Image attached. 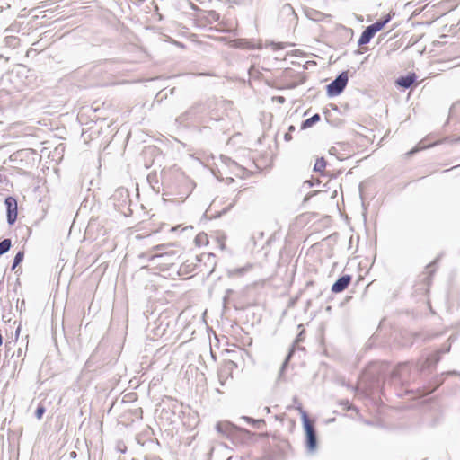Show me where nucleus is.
I'll use <instances>...</instances> for the list:
<instances>
[{"instance_id": "1", "label": "nucleus", "mask_w": 460, "mask_h": 460, "mask_svg": "<svg viewBox=\"0 0 460 460\" xmlns=\"http://www.w3.org/2000/svg\"><path fill=\"white\" fill-rule=\"evenodd\" d=\"M302 419H303V425L305 431V445L306 448L313 452L316 449L317 447V436L316 431L314 428V425L311 423L310 420L308 419V416L306 412H302Z\"/></svg>"}, {"instance_id": "2", "label": "nucleus", "mask_w": 460, "mask_h": 460, "mask_svg": "<svg viewBox=\"0 0 460 460\" xmlns=\"http://www.w3.org/2000/svg\"><path fill=\"white\" fill-rule=\"evenodd\" d=\"M180 256L178 255V252L174 250L166 251L163 253L155 254L151 257V261H153L157 265L163 267L162 270L164 268H168L170 266H172L176 263V261L179 260Z\"/></svg>"}, {"instance_id": "3", "label": "nucleus", "mask_w": 460, "mask_h": 460, "mask_svg": "<svg viewBox=\"0 0 460 460\" xmlns=\"http://www.w3.org/2000/svg\"><path fill=\"white\" fill-rule=\"evenodd\" d=\"M348 71L341 72L331 84L327 85V93L329 96H337L341 94L348 84Z\"/></svg>"}, {"instance_id": "4", "label": "nucleus", "mask_w": 460, "mask_h": 460, "mask_svg": "<svg viewBox=\"0 0 460 460\" xmlns=\"http://www.w3.org/2000/svg\"><path fill=\"white\" fill-rule=\"evenodd\" d=\"M232 448L224 443H217L215 444L209 453L208 456L210 459L212 458H223L225 460H232L234 456L231 454Z\"/></svg>"}, {"instance_id": "5", "label": "nucleus", "mask_w": 460, "mask_h": 460, "mask_svg": "<svg viewBox=\"0 0 460 460\" xmlns=\"http://www.w3.org/2000/svg\"><path fill=\"white\" fill-rule=\"evenodd\" d=\"M6 207L7 223L12 226L17 219V200L13 197H7L4 200Z\"/></svg>"}, {"instance_id": "6", "label": "nucleus", "mask_w": 460, "mask_h": 460, "mask_svg": "<svg viewBox=\"0 0 460 460\" xmlns=\"http://www.w3.org/2000/svg\"><path fill=\"white\" fill-rule=\"evenodd\" d=\"M216 429L218 433H220L222 436L228 438L229 437H234L235 433L238 431L236 430V425L229 422V421H220L216 425Z\"/></svg>"}, {"instance_id": "7", "label": "nucleus", "mask_w": 460, "mask_h": 460, "mask_svg": "<svg viewBox=\"0 0 460 460\" xmlns=\"http://www.w3.org/2000/svg\"><path fill=\"white\" fill-rule=\"evenodd\" d=\"M351 282L350 275H343L340 277L332 286V291L333 293H340L345 290L349 283Z\"/></svg>"}, {"instance_id": "8", "label": "nucleus", "mask_w": 460, "mask_h": 460, "mask_svg": "<svg viewBox=\"0 0 460 460\" xmlns=\"http://www.w3.org/2000/svg\"><path fill=\"white\" fill-rule=\"evenodd\" d=\"M236 430L238 432L234 434L235 435L234 437L228 438V439H230L233 442V444H234V445H236L238 443H242L246 439H250L251 437L252 436V433H251L246 429L238 428L236 426Z\"/></svg>"}, {"instance_id": "9", "label": "nucleus", "mask_w": 460, "mask_h": 460, "mask_svg": "<svg viewBox=\"0 0 460 460\" xmlns=\"http://www.w3.org/2000/svg\"><path fill=\"white\" fill-rule=\"evenodd\" d=\"M415 80L416 75L414 73H411L405 76L399 77L396 80V84L404 89H408L414 84Z\"/></svg>"}, {"instance_id": "10", "label": "nucleus", "mask_w": 460, "mask_h": 460, "mask_svg": "<svg viewBox=\"0 0 460 460\" xmlns=\"http://www.w3.org/2000/svg\"><path fill=\"white\" fill-rule=\"evenodd\" d=\"M376 33H374L371 29L367 26L362 32L360 38L358 39V45L363 46L367 44L371 39L375 36Z\"/></svg>"}, {"instance_id": "11", "label": "nucleus", "mask_w": 460, "mask_h": 460, "mask_svg": "<svg viewBox=\"0 0 460 460\" xmlns=\"http://www.w3.org/2000/svg\"><path fill=\"white\" fill-rule=\"evenodd\" d=\"M390 20L391 16L387 14L383 19L376 21L368 27L374 33H376L377 31H381L385 27V25L389 22Z\"/></svg>"}, {"instance_id": "12", "label": "nucleus", "mask_w": 460, "mask_h": 460, "mask_svg": "<svg viewBox=\"0 0 460 460\" xmlns=\"http://www.w3.org/2000/svg\"><path fill=\"white\" fill-rule=\"evenodd\" d=\"M321 119V117L318 113L313 115L311 118L304 120L301 124V128L305 129L308 128H311L313 125H314L316 122H318Z\"/></svg>"}, {"instance_id": "13", "label": "nucleus", "mask_w": 460, "mask_h": 460, "mask_svg": "<svg viewBox=\"0 0 460 460\" xmlns=\"http://www.w3.org/2000/svg\"><path fill=\"white\" fill-rule=\"evenodd\" d=\"M437 261L438 260H435L431 263L428 264L426 269H425V272L423 273L425 275L424 280L427 282L428 285L429 284L430 278H431V276L433 275V273L435 271V270L433 269V266L436 264Z\"/></svg>"}, {"instance_id": "14", "label": "nucleus", "mask_w": 460, "mask_h": 460, "mask_svg": "<svg viewBox=\"0 0 460 460\" xmlns=\"http://www.w3.org/2000/svg\"><path fill=\"white\" fill-rule=\"evenodd\" d=\"M293 352H294L293 349H290V351L287 355L286 358L284 359V361H283V363H282V365H281V367L279 368V377H278L279 379H280L282 377V376H283V374H284V372L286 370V367H287V366H288V362H289V360H290V358H291V357L293 355Z\"/></svg>"}, {"instance_id": "15", "label": "nucleus", "mask_w": 460, "mask_h": 460, "mask_svg": "<svg viewBox=\"0 0 460 460\" xmlns=\"http://www.w3.org/2000/svg\"><path fill=\"white\" fill-rule=\"evenodd\" d=\"M12 246L10 239L6 238L0 242V256L7 252Z\"/></svg>"}, {"instance_id": "16", "label": "nucleus", "mask_w": 460, "mask_h": 460, "mask_svg": "<svg viewBox=\"0 0 460 460\" xmlns=\"http://www.w3.org/2000/svg\"><path fill=\"white\" fill-rule=\"evenodd\" d=\"M326 167V161L323 157L318 158L314 164V171L322 172Z\"/></svg>"}, {"instance_id": "17", "label": "nucleus", "mask_w": 460, "mask_h": 460, "mask_svg": "<svg viewBox=\"0 0 460 460\" xmlns=\"http://www.w3.org/2000/svg\"><path fill=\"white\" fill-rule=\"evenodd\" d=\"M23 258H24V252L23 251L18 252L13 258L12 270H14L22 261Z\"/></svg>"}, {"instance_id": "18", "label": "nucleus", "mask_w": 460, "mask_h": 460, "mask_svg": "<svg viewBox=\"0 0 460 460\" xmlns=\"http://www.w3.org/2000/svg\"><path fill=\"white\" fill-rule=\"evenodd\" d=\"M440 360V351H437L428 357L427 362L429 365H436Z\"/></svg>"}, {"instance_id": "19", "label": "nucleus", "mask_w": 460, "mask_h": 460, "mask_svg": "<svg viewBox=\"0 0 460 460\" xmlns=\"http://www.w3.org/2000/svg\"><path fill=\"white\" fill-rule=\"evenodd\" d=\"M46 411V409L43 405L40 404L38 406V408L36 409V411H35V417L38 419V420H40L43 416V414L45 413Z\"/></svg>"}, {"instance_id": "20", "label": "nucleus", "mask_w": 460, "mask_h": 460, "mask_svg": "<svg viewBox=\"0 0 460 460\" xmlns=\"http://www.w3.org/2000/svg\"><path fill=\"white\" fill-rule=\"evenodd\" d=\"M242 419L244 420L247 423L252 424V425H255V424H258V423L263 421L261 420H254V419L247 417V416H243Z\"/></svg>"}, {"instance_id": "21", "label": "nucleus", "mask_w": 460, "mask_h": 460, "mask_svg": "<svg viewBox=\"0 0 460 460\" xmlns=\"http://www.w3.org/2000/svg\"><path fill=\"white\" fill-rule=\"evenodd\" d=\"M17 309L20 311V313L26 310V304L24 299H22L20 304H17Z\"/></svg>"}, {"instance_id": "22", "label": "nucleus", "mask_w": 460, "mask_h": 460, "mask_svg": "<svg viewBox=\"0 0 460 460\" xmlns=\"http://www.w3.org/2000/svg\"><path fill=\"white\" fill-rule=\"evenodd\" d=\"M270 46L272 47V49L274 50L282 49L285 47L283 43H275V42H271Z\"/></svg>"}, {"instance_id": "23", "label": "nucleus", "mask_w": 460, "mask_h": 460, "mask_svg": "<svg viewBox=\"0 0 460 460\" xmlns=\"http://www.w3.org/2000/svg\"><path fill=\"white\" fill-rule=\"evenodd\" d=\"M283 9H284V10H287V11H288V12L292 13H295V10H294V8H293V7L291 6V4H286L283 6Z\"/></svg>"}, {"instance_id": "24", "label": "nucleus", "mask_w": 460, "mask_h": 460, "mask_svg": "<svg viewBox=\"0 0 460 460\" xmlns=\"http://www.w3.org/2000/svg\"><path fill=\"white\" fill-rule=\"evenodd\" d=\"M117 448H118L119 451H120L122 453H124L126 451V446L123 445L122 443H119L117 445Z\"/></svg>"}, {"instance_id": "25", "label": "nucleus", "mask_w": 460, "mask_h": 460, "mask_svg": "<svg viewBox=\"0 0 460 460\" xmlns=\"http://www.w3.org/2000/svg\"><path fill=\"white\" fill-rule=\"evenodd\" d=\"M284 139L286 141H290L292 139V135H291V132H287L285 135H284Z\"/></svg>"}, {"instance_id": "26", "label": "nucleus", "mask_w": 460, "mask_h": 460, "mask_svg": "<svg viewBox=\"0 0 460 460\" xmlns=\"http://www.w3.org/2000/svg\"><path fill=\"white\" fill-rule=\"evenodd\" d=\"M275 100L279 102V103H284L285 102V98L283 96H278L275 98Z\"/></svg>"}, {"instance_id": "27", "label": "nucleus", "mask_w": 460, "mask_h": 460, "mask_svg": "<svg viewBox=\"0 0 460 460\" xmlns=\"http://www.w3.org/2000/svg\"><path fill=\"white\" fill-rule=\"evenodd\" d=\"M69 457L70 458H75L76 457V452L75 451H71L70 454H69Z\"/></svg>"}, {"instance_id": "28", "label": "nucleus", "mask_w": 460, "mask_h": 460, "mask_svg": "<svg viewBox=\"0 0 460 460\" xmlns=\"http://www.w3.org/2000/svg\"><path fill=\"white\" fill-rule=\"evenodd\" d=\"M305 184H308L309 187L314 186V183L312 181H305Z\"/></svg>"}, {"instance_id": "29", "label": "nucleus", "mask_w": 460, "mask_h": 460, "mask_svg": "<svg viewBox=\"0 0 460 460\" xmlns=\"http://www.w3.org/2000/svg\"><path fill=\"white\" fill-rule=\"evenodd\" d=\"M295 129H296V128H295V126H293V125L289 126V128H288V131H289V132H292V131H294Z\"/></svg>"}, {"instance_id": "30", "label": "nucleus", "mask_w": 460, "mask_h": 460, "mask_svg": "<svg viewBox=\"0 0 460 460\" xmlns=\"http://www.w3.org/2000/svg\"><path fill=\"white\" fill-rule=\"evenodd\" d=\"M316 193H317V191H314V193L310 194L309 196H306V197L305 198V201H307V200L309 199V197H310V196L314 195V194H316Z\"/></svg>"}, {"instance_id": "31", "label": "nucleus", "mask_w": 460, "mask_h": 460, "mask_svg": "<svg viewBox=\"0 0 460 460\" xmlns=\"http://www.w3.org/2000/svg\"><path fill=\"white\" fill-rule=\"evenodd\" d=\"M164 247V245H157V246L155 247V249H157V250H161V249H163Z\"/></svg>"}, {"instance_id": "32", "label": "nucleus", "mask_w": 460, "mask_h": 460, "mask_svg": "<svg viewBox=\"0 0 460 460\" xmlns=\"http://www.w3.org/2000/svg\"><path fill=\"white\" fill-rule=\"evenodd\" d=\"M393 375H394V376H397V372H396V371H394V372L393 373Z\"/></svg>"}]
</instances>
